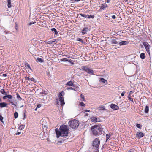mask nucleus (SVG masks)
Instances as JSON below:
<instances>
[{
  "label": "nucleus",
  "mask_w": 152,
  "mask_h": 152,
  "mask_svg": "<svg viewBox=\"0 0 152 152\" xmlns=\"http://www.w3.org/2000/svg\"><path fill=\"white\" fill-rule=\"evenodd\" d=\"M149 47L150 46H148V47H147L146 48H145V49L146 50L148 54L150 55V49H149Z\"/></svg>",
  "instance_id": "393cba45"
},
{
  "label": "nucleus",
  "mask_w": 152,
  "mask_h": 152,
  "mask_svg": "<svg viewBox=\"0 0 152 152\" xmlns=\"http://www.w3.org/2000/svg\"><path fill=\"white\" fill-rule=\"evenodd\" d=\"M143 44L144 45V47L145 48L148 46H150L149 44L147 42H143Z\"/></svg>",
  "instance_id": "5701e85b"
},
{
  "label": "nucleus",
  "mask_w": 152,
  "mask_h": 152,
  "mask_svg": "<svg viewBox=\"0 0 152 152\" xmlns=\"http://www.w3.org/2000/svg\"><path fill=\"white\" fill-rule=\"evenodd\" d=\"M136 127L138 128L141 129L142 126L140 124H137L136 125Z\"/></svg>",
  "instance_id": "72a5a7b5"
},
{
  "label": "nucleus",
  "mask_w": 152,
  "mask_h": 152,
  "mask_svg": "<svg viewBox=\"0 0 152 152\" xmlns=\"http://www.w3.org/2000/svg\"><path fill=\"white\" fill-rule=\"evenodd\" d=\"M17 98H18V99L20 101H21L22 100V98L20 97L19 95L18 94V93H17Z\"/></svg>",
  "instance_id": "bb28decb"
},
{
  "label": "nucleus",
  "mask_w": 152,
  "mask_h": 152,
  "mask_svg": "<svg viewBox=\"0 0 152 152\" xmlns=\"http://www.w3.org/2000/svg\"><path fill=\"white\" fill-rule=\"evenodd\" d=\"M37 108H36L35 109V110H36H36H37Z\"/></svg>",
  "instance_id": "0e129e2a"
},
{
  "label": "nucleus",
  "mask_w": 152,
  "mask_h": 152,
  "mask_svg": "<svg viewBox=\"0 0 152 152\" xmlns=\"http://www.w3.org/2000/svg\"><path fill=\"white\" fill-rule=\"evenodd\" d=\"M128 43H129V42L128 41H122L120 42L119 43V44L120 46H121L123 45H126L128 44Z\"/></svg>",
  "instance_id": "9d476101"
},
{
  "label": "nucleus",
  "mask_w": 152,
  "mask_h": 152,
  "mask_svg": "<svg viewBox=\"0 0 152 152\" xmlns=\"http://www.w3.org/2000/svg\"><path fill=\"white\" fill-rule=\"evenodd\" d=\"M88 30V28L87 27H84L82 31V32L83 35H84L86 33Z\"/></svg>",
  "instance_id": "f8f14e48"
},
{
  "label": "nucleus",
  "mask_w": 152,
  "mask_h": 152,
  "mask_svg": "<svg viewBox=\"0 0 152 152\" xmlns=\"http://www.w3.org/2000/svg\"><path fill=\"white\" fill-rule=\"evenodd\" d=\"M100 81L102 82L103 83L105 84H107V81L103 78H101L100 79Z\"/></svg>",
  "instance_id": "dca6fc26"
},
{
  "label": "nucleus",
  "mask_w": 152,
  "mask_h": 152,
  "mask_svg": "<svg viewBox=\"0 0 152 152\" xmlns=\"http://www.w3.org/2000/svg\"><path fill=\"white\" fill-rule=\"evenodd\" d=\"M40 94H43V93H40Z\"/></svg>",
  "instance_id": "69168bd1"
},
{
  "label": "nucleus",
  "mask_w": 152,
  "mask_h": 152,
  "mask_svg": "<svg viewBox=\"0 0 152 152\" xmlns=\"http://www.w3.org/2000/svg\"><path fill=\"white\" fill-rule=\"evenodd\" d=\"M128 99L130 100V101H132V102L134 103V101H133V98H131V97H130V98H128Z\"/></svg>",
  "instance_id": "49530a36"
},
{
  "label": "nucleus",
  "mask_w": 152,
  "mask_h": 152,
  "mask_svg": "<svg viewBox=\"0 0 152 152\" xmlns=\"http://www.w3.org/2000/svg\"><path fill=\"white\" fill-rule=\"evenodd\" d=\"M52 42H53V43L55 42H56V43L57 42V40L56 39H54L52 41Z\"/></svg>",
  "instance_id": "3c124183"
},
{
  "label": "nucleus",
  "mask_w": 152,
  "mask_h": 152,
  "mask_svg": "<svg viewBox=\"0 0 152 152\" xmlns=\"http://www.w3.org/2000/svg\"><path fill=\"white\" fill-rule=\"evenodd\" d=\"M131 97V95H130V94H129V95H128V98H129Z\"/></svg>",
  "instance_id": "052dcab7"
},
{
  "label": "nucleus",
  "mask_w": 152,
  "mask_h": 152,
  "mask_svg": "<svg viewBox=\"0 0 152 152\" xmlns=\"http://www.w3.org/2000/svg\"><path fill=\"white\" fill-rule=\"evenodd\" d=\"M20 134H21V132H18L17 133H16V134L18 135Z\"/></svg>",
  "instance_id": "4d7b16f0"
},
{
  "label": "nucleus",
  "mask_w": 152,
  "mask_h": 152,
  "mask_svg": "<svg viewBox=\"0 0 152 152\" xmlns=\"http://www.w3.org/2000/svg\"><path fill=\"white\" fill-rule=\"evenodd\" d=\"M14 116L15 118H16L18 116V113L17 112L14 113Z\"/></svg>",
  "instance_id": "cd10ccee"
},
{
  "label": "nucleus",
  "mask_w": 152,
  "mask_h": 152,
  "mask_svg": "<svg viewBox=\"0 0 152 152\" xmlns=\"http://www.w3.org/2000/svg\"><path fill=\"white\" fill-rule=\"evenodd\" d=\"M112 18H113V19H115L116 18V16L115 15H112Z\"/></svg>",
  "instance_id": "8fccbe9b"
},
{
  "label": "nucleus",
  "mask_w": 152,
  "mask_h": 152,
  "mask_svg": "<svg viewBox=\"0 0 152 152\" xmlns=\"http://www.w3.org/2000/svg\"><path fill=\"white\" fill-rule=\"evenodd\" d=\"M66 89L67 90H69V89H70V90H75V89H74L73 88H72V87H70V88H66Z\"/></svg>",
  "instance_id": "79ce46f5"
},
{
  "label": "nucleus",
  "mask_w": 152,
  "mask_h": 152,
  "mask_svg": "<svg viewBox=\"0 0 152 152\" xmlns=\"http://www.w3.org/2000/svg\"><path fill=\"white\" fill-rule=\"evenodd\" d=\"M59 130L58 128L55 129V131L57 137L60 136H68V132L67 126L65 125H63L61 126Z\"/></svg>",
  "instance_id": "f257e3e1"
},
{
  "label": "nucleus",
  "mask_w": 152,
  "mask_h": 152,
  "mask_svg": "<svg viewBox=\"0 0 152 152\" xmlns=\"http://www.w3.org/2000/svg\"><path fill=\"white\" fill-rule=\"evenodd\" d=\"M7 95H5V96H4L3 97V99H6V98H7Z\"/></svg>",
  "instance_id": "603ef678"
},
{
  "label": "nucleus",
  "mask_w": 152,
  "mask_h": 152,
  "mask_svg": "<svg viewBox=\"0 0 152 152\" xmlns=\"http://www.w3.org/2000/svg\"><path fill=\"white\" fill-rule=\"evenodd\" d=\"M75 1H79L80 0H74Z\"/></svg>",
  "instance_id": "680f3d73"
},
{
  "label": "nucleus",
  "mask_w": 152,
  "mask_h": 152,
  "mask_svg": "<svg viewBox=\"0 0 152 152\" xmlns=\"http://www.w3.org/2000/svg\"><path fill=\"white\" fill-rule=\"evenodd\" d=\"M80 106H85V104H84L83 102H80Z\"/></svg>",
  "instance_id": "e433bc0d"
},
{
  "label": "nucleus",
  "mask_w": 152,
  "mask_h": 152,
  "mask_svg": "<svg viewBox=\"0 0 152 152\" xmlns=\"http://www.w3.org/2000/svg\"><path fill=\"white\" fill-rule=\"evenodd\" d=\"M3 76L4 77H6L7 76V75L5 74H3Z\"/></svg>",
  "instance_id": "13d9d810"
},
{
  "label": "nucleus",
  "mask_w": 152,
  "mask_h": 152,
  "mask_svg": "<svg viewBox=\"0 0 152 152\" xmlns=\"http://www.w3.org/2000/svg\"><path fill=\"white\" fill-rule=\"evenodd\" d=\"M91 130L94 135L98 136L101 134L103 129L101 125H95L91 127Z\"/></svg>",
  "instance_id": "f03ea898"
},
{
  "label": "nucleus",
  "mask_w": 152,
  "mask_h": 152,
  "mask_svg": "<svg viewBox=\"0 0 152 152\" xmlns=\"http://www.w3.org/2000/svg\"><path fill=\"white\" fill-rule=\"evenodd\" d=\"M7 98L10 99H12V96L10 95H7Z\"/></svg>",
  "instance_id": "c9c22d12"
},
{
  "label": "nucleus",
  "mask_w": 152,
  "mask_h": 152,
  "mask_svg": "<svg viewBox=\"0 0 152 152\" xmlns=\"http://www.w3.org/2000/svg\"><path fill=\"white\" fill-rule=\"evenodd\" d=\"M7 105V104L5 102H2L0 103V107H5Z\"/></svg>",
  "instance_id": "f3484780"
},
{
  "label": "nucleus",
  "mask_w": 152,
  "mask_h": 152,
  "mask_svg": "<svg viewBox=\"0 0 152 152\" xmlns=\"http://www.w3.org/2000/svg\"><path fill=\"white\" fill-rule=\"evenodd\" d=\"M126 93L125 91H123L121 94V96H124V94Z\"/></svg>",
  "instance_id": "c03bdc74"
},
{
  "label": "nucleus",
  "mask_w": 152,
  "mask_h": 152,
  "mask_svg": "<svg viewBox=\"0 0 152 152\" xmlns=\"http://www.w3.org/2000/svg\"><path fill=\"white\" fill-rule=\"evenodd\" d=\"M27 67L29 69H31V68L30 67V65L29 64H28L27 66Z\"/></svg>",
  "instance_id": "09e8293b"
},
{
  "label": "nucleus",
  "mask_w": 152,
  "mask_h": 152,
  "mask_svg": "<svg viewBox=\"0 0 152 152\" xmlns=\"http://www.w3.org/2000/svg\"><path fill=\"white\" fill-rule=\"evenodd\" d=\"M140 57L142 59H144L145 58V54L144 53H141L140 55Z\"/></svg>",
  "instance_id": "4468645a"
},
{
  "label": "nucleus",
  "mask_w": 152,
  "mask_h": 152,
  "mask_svg": "<svg viewBox=\"0 0 152 152\" xmlns=\"http://www.w3.org/2000/svg\"><path fill=\"white\" fill-rule=\"evenodd\" d=\"M87 18H94V16L93 15H87Z\"/></svg>",
  "instance_id": "c85d7f7f"
},
{
  "label": "nucleus",
  "mask_w": 152,
  "mask_h": 152,
  "mask_svg": "<svg viewBox=\"0 0 152 152\" xmlns=\"http://www.w3.org/2000/svg\"><path fill=\"white\" fill-rule=\"evenodd\" d=\"M53 43V42L52 41H49L47 42V43L49 44H52Z\"/></svg>",
  "instance_id": "ea45409f"
},
{
  "label": "nucleus",
  "mask_w": 152,
  "mask_h": 152,
  "mask_svg": "<svg viewBox=\"0 0 152 152\" xmlns=\"http://www.w3.org/2000/svg\"><path fill=\"white\" fill-rule=\"evenodd\" d=\"M80 96H81V97L83 99V101H85V98L84 96L81 94L80 95Z\"/></svg>",
  "instance_id": "4c0bfd02"
},
{
  "label": "nucleus",
  "mask_w": 152,
  "mask_h": 152,
  "mask_svg": "<svg viewBox=\"0 0 152 152\" xmlns=\"http://www.w3.org/2000/svg\"><path fill=\"white\" fill-rule=\"evenodd\" d=\"M85 112H89L90 111V110H85Z\"/></svg>",
  "instance_id": "6e6d98bb"
},
{
  "label": "nucleus",
  "mask_w": 152,
  "mask_h": 152,
  "mask_svg": "<svg viewBox=\"0 0 152 152\" xmlns=\"http://www.w3.org/2000/svg\"><path fill=\"white\" fill-rule=\"evenodd\" d=\"M128 152H134V149H131Z\"/></svg>",
  "instance_id": "a18cd8bd"
},
{
  "label": "nucleus",
  "mask_w": 152,
  "mask_h": 152,
  "mask_svg": "<svg viewBox=\"0 0 152 152\" xmlns=\"http://www.w3.org/2000/svg\"><path fill=\"white\" fill-rule=\"evenodd\" d=\"M106 142H107L108 140L110 138V134H107L106 135Z\"/></svg>",
  "instance_id": "a878e982"
},
{
  "label": "nucleus",
  "mask_w": 152,
  "mask_h": 152,
  "mask_svg": "<svg viewBox=\"0 0 152 152\" xmlns=\"http://www.w3.org/2000/svg\"><path fill=\"white\" fill-rule=\"evenodd\" d=\"M51 30L53 31L54 32V34L55 35H57L58 34V32L57 31L56 29L55 28H53L51 29Z\"/></svg>",
  "instance_id": "aec40b11"
},
{
  "label": "nucleus",
  "mask_w": 152,
  "mask_h": 152,
  "mask_svg": "<svg viewBox=\"0 0 152 152\" xmlns=\"http://www.w3.org/2000/svg\"><path fill=\"white\" fill-rule=\"evenodd\" d=\"M108 6L107 4H102L101 6L100 7L99 9L100 10H104Z\"/></svg>",
  "instance_id": "1a4fd4ad"
},
{
  "label": "nucleus",
  "mask_w": 152,
  "mask_h": 152,
  "mask_svg": "<svg viewBox=\"0 0 152 152\" xmlns=\"http://www.w3.org/2000/svg\"><path fill=\"white\" fill-rule=\"evenodd\" d=\"M110 107L112 109L115 110H118L119 109L118 106L113 104H110Z\"/></svg>",
  "instance_id": "0eeeda50"
},
{
  "label": "nucleus",
  "mask_w": 152,
  "mask_h": 152,
  "mask_svg": "<svg viewBox=\"0 0 152 152\" xmlns=\"http://www.w3.org/2000/svg\"><path fill=\"white\" fill-rule=\"evenodd\" d=\"M98 109L100 110H105V107L103 105L100 106L99 107Z\"/></svg>",
  "instance_id": "412c9836"
},
{
  "label": "nucleus",
  "mask_w": 152,
  "mask_h": 152,
  "mask_svg": "<svg viewBox=\"0 0 152 152\" xmlns=\"http://www.w3.org/2000/svg\"><path fill=\"white\" fill-rule=\"evenodd\" d=\"M145 135V134L143 132H137L136 134V137L138 139H140L142 137Z\"/></svg>",
  "instance_id": "423d86ee"
},
{
  "label": "nucleus",
  "mask_w": 152,
  "mask_h": 152,
  "mask_svg": "<svg viewBox=\"0 0 152 152\" xmlns=\"http://www.w3.org/2000/svg\"><path fill=\"white\" fill-rule=\"evenodd\" d=\"M7 6L8 8H10L11 7V3H8Z\"/></svg>",
  "instance_id": "37998d69"
},
{
  "label": "nucleus",
  "mask_w": 152,
  "mask_h": 152,
  "mask_svg": "<svg viewBox=\"0 0 152 152\" xmlns=\"http://www.w3.org/2000/svg\"><path fill=\"white\" fill-rule=\"evenodd\" d=\"M133 92L132 91H130L129 94H130V95H131L132 93H133Z\"/></svg>",
  "instance_id": "864d4df0"
},
{
  "label": "nucleus",
  "mask_w": 152,
  "mask_h": 152,
  "mask_svg": "<svg viewBox=\"0 0 152 152\" xmlns=\"http://www.w3.org/2000/svg\"><path fill=\"white\" fill-rule=\"evenodd\" d=\"M77 41H80V42H81L82 43L83 42V41L82 40V39L81 38H78L77 39Z\"/></svg>",
  "instance_id": "58836bf2"
},
{
  "label": "nucleus",
  "mask_w": 152,
  "mask_h": 152,
  "mask_svg": "<svg viewBox=\"0 0 152 152\" xmlns=\"http://www.w3.org/2000/svg\"><path fill=\"white\" fill-rule=\"evenodd\" d=\"M25 79L26 80H28L29 81H34L35 79L33 78H29L27 77H25Z\"/></svg>",
  "instance_id": "a211bd4d"
},
{
  "label": "nucleus",
  "mask_w": 152,
  "mask_h": 152,
  "mask_svg": "<svg viewBox=\"0 0 152 152\" xmlns=\"http://www.w3.org/2000/svg\"><path fill=\"white\" fill-rule=\"evenodd\" d=\"M149 111V107L146 105L145 107V108L144 109V112L145 113H147Z\"/></svg>",
  "instance_id": "4be33fe9"
},
{
  "label": "nucleus",
  "mask_w": 152,
  "mask_h": 152,
  "mask_svg": "<svg viewBox=\"0 0 152 152\" xmlns=\"http://www.w3.org/2000/svg\"><path fill=\"white\" fill-rule=\"evenodd\" d=\"M112 44H117L118 42L115 39H112L111 41Z\"/></svg>",
  "instance_id": "6ab92c4d"
},
{
  "label": "nucleus",
  "mask_w": 152,
  "mask_h": 152,
  "mask_svg": "<svg viewBox=\"0 0 152 152\" xmlns=\"http://www.w3.org/2000/svg\"><path fill=\"white\" fill-rule=\"evenodd\" d=\"M41 107V105L40 104H38L37 106V108H39L40 107Z\"/></svg>",
  "instance_id": "de8ad7c7"
},
{
  "label": "nucleus",
  "mask_w": 152,
  "mask_h": 152,
  "mask_svg": "<svg viewBox=\"0 0 152 152\" xmlns=\"http://www.w3.org/2000/svg\"><path fill=\"white\" fill-rule=\"evenodd\" d=\"M80 70L81 69L86 72L88 73L90 75H94L95 72L92 69H91L89 67L86 66H82L81 67V69L79 68Z\"/></svg>",
  "instance_id": "39448f33"
},
{
  "label": "nucleus",
  "mask_w": 152,
  "mask_h": 152,
  "mask_svg": "<svg viewBox=\"0 0 152 152\" xmlns=\"http://www.w3.org/2000/svg\"><path fill=\"white\" fill-rule=\"evenodd\" d=\"M11 0H7V2H8V3H11Z\"/></svg>",
  "instance_id": "5fc2aeb1"
},
{
  "label": "nucleus",
  "mask_w": 152,
  "mask_h": 152,
  "mask_svg": "<svg viewBox=\"0 0 152 152\" xmlns=\"http://www.w3.org/2000/svg\"><path fill=\"white\" fill-rule=\"evenodd\" d=\"M1 93L3 95H6L7 94V93L5 92L4 89H2L0 91Z\"/></svg>",
  "instance_id": "b1692460"
},
{
  "label": "nucleus",
  "mask_w": 152,
  "mask_h": 152,
  "mask_svg": "<svg viewBox=\"0 0 152 152\" xmlns=\"http://www.w3.org/2000/svg\"><path fill=\"white\" fill-rule=\"evenodd\" d=\"M69 124L70 127L74 129H76L79 125V122L78 121L74 119L70 121L69 122Z\"/></svg>",
  "instance_id": "20e7f679"
},
{
  "label": "nucleus",
  "mask_w": 152,
  "mask_h": 152,
  "mask_svg": "<svg viewBox=\"0 0 152 152\" xmlns=\"http://www.w3.org/2000/svg\"><path fill=\"white\" fill-rule=\"evenodd\" d=\"M36 23V22H30L28 24V26H30L32 24H35V23Z\"/></svg>",
  "instance_id": "f704fd0d"
},
{
  "label": "nucleus",
  "mask_w": 152,
  "mask_h": 152,
  "mask_svg": "<svg viewBox=\"0 0 152 152\" xmlns=\"http://www.w3.org/2000/svg\"><path fill=\"white\" fill-rule=\"evenodd\" d=\"M71 60L70 59H68L66 58H63L62 59H61V61H68L69 62H71Z\"/></svg>",
  "instance_id": "ddd939ff"
},
{
  "label": "nucleus",
  "mask_w": 152,
  "mask_h": 152,
  "mask_svg": "<svg viewBox=\"0 0 152 152\" xmlns=\"http://www.w3.org/2000/svg\"><path fill=\"white\" fill-rule=\"evenodd\" d=\"M62 93H64L63 91H62L59 93V97H63Z\"/></svg>",
  "instance_id": "473e14b6"
},
{
  "label": "nucleus",
  "mask_w": 152,
  "mask_h": 152,
  "mask_svg": "<svg viewBox=\"0 0 152 152\" xmlns=\"http://www.w3.org/2000/svg\"><path fill=\"white\" fill-rule=\"evenodd\" d=\"M80 16H81L85 18H87V16H88L87 15H86L84 14H80Z\"/></svg>",
  "instance_id": "2f4dec72"
},
{
  "label": "nucleus",
  "mask_w": 152,
  "mask_h": 152,
  "mask_svg": "<svg viewBox=\"0 0 152 152\" xmlns=\"http://www.w3.org/2000/svg\"><path fill=\"white\" fill-rule=\"evenodd\" d=\"M3 118L2 116L0 115V120L1 122H3Z\"/></svg>",
  "instance_id": "a19ab883"
},
{
  "label": "nucleus",
  "mask_w": 152,
  "mask_h": 152,
  "mask_svg": "<svg viewBox=\"0 0 152 152\" xmlns=\"http://www.w3.org/2000/svg\"><path fill=\"white\" fill-rule=\"evenodd\" d=\"M24 127V125H21L20 126H19V129L20 130H22L23 129Z\"/></svg>",
  "instance_id": "7c9ffc66"
},
{
  "label": "nucleus",
  "mask_w": 152,
  "mask_h": 152,
  "mask_svg": "<svg viewBox=\"0 0 152 152\" xmlns=\"http://www.w3.org/2000/svg\"><path fill=\"white\" fill-rule=\"evenodd\" d=\"M91 121L94 122H99L100 121V119L98 118H96V117H92L91 118Z\"/></svg>",
  "instance_id": "6e6552de"
},
{
  "label": "nucleus",
  "mask_w": 152,
  "mask_h": 152,
  "mask_svg": "<svg viewBox=\"0 0 152 152\" xmlns=\"http://www.w3.org/2000/svg\"><path fill=\"white\" fill-rule=\"evenodd\" d=\"M59 101L60 102V105L61 106H63L64 104H65L64 98L59 97Z\"/></svg>",
  "instance_id": "9b49d317"
},
{
  "label": "nucleus",
  "mask_w": 152,
  "mask_h": 152,
  "mask_svg": "<svg viewBox=\"0 0 152 152\" xmlns=\"http://www.w3.org/2000/svg\"><path fill=\"white\" fill-rule=\"evenodd\" d=\"M110 0H107V3H109L110 2Z\"/></svg>",
  "instance_id": "bf43d9fd"
},
{
  "label": "nucleus",
  "mask_w": 152,
  "mask_h": 152,
  "mask_svg": "<svg viewBox=\"0 0 152 152\" xmlns=\"http://www.w3.org/2000/svg\"><path fill=\"white\" fill-rule=\"evenodd\" d=\"M100 142V140L98 138H95L94 140L92 143V148L94 151H99Z\"/></svg>",
  "instance_id": "7ed1b4c3"
},
{
  "label": "nucleus",
  "mask_w": 152,
  "mask_h": 152,
  "mask_svg": "<svg viewBox=\"0 0 152 152\" xmlns=\"http://www.w3.org/2000/svg\"><path fill=\"white\" fill-rule=\"evenodd\" d=\"M11 104H13V105H14V103H13V102H11Z\"/></svg>",
  "instance_id": "e2e57ef3"
},
{
  "label": "nucleus",
  "mask_w": 152,
  "mask_h": 152,
  "mask_svg": "<svg viewBox=\"0 0 152 152\" xmlns=\"http://www.w3.org/2000/svg\"><path fill=\"white\" fill-rule=\"evenodd\" d=\"M37 60L40 62H42L43 61L42 59L41 58H37Z\"/></svg>",
  "instance_id": "c756f323"
},
{
  "label": "nucleus",
  "mask_w": 152,
  "mask_h": 152,
  "mask_svg": "<svg viewBox=\"0 0 152 152\" xmlns=\"http://www.w3.org/2000/svg\"><path fill=\"white\" fill-rule=\"evenodd\" d=\"M73 83L71 81L68 82L66 84V85H68L69 86H73Z\"/></svg>",
  "instance_id": "2eb2a0df"
}]
</instances>
